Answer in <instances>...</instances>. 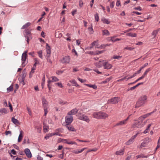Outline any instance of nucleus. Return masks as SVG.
Segmentation results:
<instances>
[{"mask_svg": "<svg viewBox=\"0 0 160 160\" xmlns=\"http://www.w3.org/2000/svg\"><path fill=\"white\" fill-rule=\"evenodd\" d=\"M94 16L96 21L97 22H98L99 20V19L98 14L97 13Z\"/></svg>", "mask_w": 160, "mask_h": 160, "instance_id": "45", "label": "nucleus"}, {"mask_svg": "<svg viewBox=\"0 0 160 160\" xmlns=\"http://www.w3.org/2000/svg\"><path fill=\"white\" fill-rule=\"evenodd\" d=\"M127 123L125 122L124 120H122L119 122L117 123L115 125V126H122L126 124Z\"/></svg>", "mask_w": 160, "mask_h": 160, "instance_id": "17", "label": "nucleus"}, {"mask_svg": "<svg viewBox=\"0 0 160 160\" xmlns=\"http://www.w3.org/2000/svg\"><path fill=\"white\" fill-rule=\"evenodd\" d=\"M97 149L96 148H95L92 149H90V150L88 151L87 152V153H86V154H87L88 153L90 152H92V151L95 152V151H97Z\"/></svg>", "mask_w": 160, "mask_h": 160, "instance_id": "49", "label": "nucleus"}, {"mask_svg": "<svg viewBox=\"0 0 160 160\" xmlns=\"http://www.w3.org/2000/svg\"><path fill=\"white\" fill-rule=\"evenodd\" d=\"M104 46H103V44H102L99 47H95V48H99V49H102V48H104Z\"/></svg>", "mask_w": 160, "mask_h": 160, "instance_id": "61", "label": "nucleus"}, {"mask_svg": "<svg viewBox=\"0 0 160 160\" xmlns=\"http://www.w3.org/2000/svg\"><path fill=\"white\" fill-rule=\"evenodd\" d=\"M42 50H40L38 52V54L39 57L41 59L42 58Z\"/></svg>", "mask_w": 160, "mask_h": 160, "instance_id": "39", "label": "nucleus"}, {"mask_svg": "<svg viewBox=\"0 0 160 160\" xmlns=\"http://www.w3.org/2000/svg\"><path fill=\"white\" fill-rule=\"evenodd\" d=\"M115 37H116V36H114L113 37H108V38H107V39L109 41H111L113 42H114L115 41H113L112 40H115V39L114 38Z\"/></svg>", "mask_w": 160, "mask_h": 160, "instance_id": "32", "label": "nucleus"}, {"mask_svg": "<svg viewBox=\"0 0 160 160\" xmlns=\"http://www.w3.org/2000/svg\"><path fill=\"white\" fill-rule=\"evenodd\" d=\"M11 153H12L13 155L16 154V152L13 149H12L11 150Z\"/></svg>", "mask_w": 160, "mask_h": 160, "instance_id": "62", "label": "nucleus"}, {"mask_svg": "<svg viewBox=\"0 0 160 160\" xmlns=\"http://www.w3.org/2000/svg\"><path fill=\"white\" fill-rule=\"evenodd\" d=\"M133 141L134 140L131 138L130 139L126 142L125 144L126 145H129L132 144L133 142Z\"/></svg>", "mask_w": 160, "mask_h": 160, "instance_id": "36", "label": "nucleus"}, {"mask_svg": "<svg viewBox=\"0 0 160 160\" xmlns=\"http://www.w3.org/2000/svg\"><path fill=\"white\" fill-rule=\"evenodd\" d=\"M104 68L105 69H110L112 67V65L109 63L108 62L106 61L104 65Z\"/></svg>", "mask_w": 160, "mask_h": 160, "instance_id": "13", "label": "nucleus"}, {"mask_svg": "<svg viewBox=\"0 0 160 160\" xmlns=\"http://www.w3.org/2000/svg\"><path fill=\"white\" fill-rule=\"evenodd\" d=\"M45 75H44L42 78V88H43L44 85L45 83Z\"/></svg>", "mask_w": 160, "mask_h": 160, "instance_id": "40", "label": "nucleus"}, {"mask_svg": "<svg viewBox=\"0 0 160 160\" xmlns=\"http://www.w3.org/2000/svg\"><path fill=\"white\" fill-rule=\"evenodd\" d=\"M79 119L85 121L87 122H88L89 121V120L88 117L87 116L84 115H82V116H80L79 118Z\"/></svg>", "mask_w": 160, "mask_h": 160, "instance_id": "15", "label": "nucleus"}, {"mask_svg": "<svg viewBox=\"0 0 160 160\" xmlns=\"http://www.w3.org/2000/svg\"><path fill=\"white\" fill-rule=\"evenodd\" d=\"M102 31L103 35L109 36L110 35V33L108 30H103Z\"/></svg>", "mask_w": 160, "mask_h": 160, "instance_id": "28", "label": "nucleus"}, {"mask_svg": "<svg viewBox=\"0 0 160 160\" xmlns=\"http://www.w3.org/2000/svg\"><path fill=\"white\" fill-rule=\"evenodd\" d=\"M127 36L132 37H137V34L132 32H129L126 34Z\"/></svg>", "mask_w": 160, "mask_h": 160, "instance_id": "26", "label": "nucleus"}, {"mask_svg": "<svg viewBox=\"0 0 160 160\" xmlns=\"http://www.w3.org/2000/svg\"><path fill=\"white\" fill-rule=\"evenodd\" d=\"M11 131H6L5 132V134L6 135H7L8 134L11 135Z\"/></svg>", "mask_w": 160, "mask_h": 160, "instance_id": "63", "label": "nucleus"}, {"mask_svg": "<svg viewBox=\"0 0 160 160\" xmlns=\"http://www.w3.org/2000/svg\"><path fill=\"white\" fill-rule=\"evenodd\" d=\"M23 132L21 130L20 131V134L19 135V136H18V142H20L21 141L22 138L23 137Z\"/></svg>", "mask_w": 160, "mask_h": 160, "instance_id": "20", "label": "nucleus"}, {"mask_svg": "<svg viewBox=\"0 0 160 160\" xmlns=\"http://www.w3.org/2000/svg\"><path fill=\"white\" fill-rule=\"evenodd\" d=\"M70 58L69 56L63 57L61 60V62L62 63H68L70 62Z\"/></svg>", "mask_w": 160, "mask_h": 160, "instance_id": "7", "label": "nucleus"}, {"mask_svg": "<svg viewBox=\"0 0 160 160\" xmlns=\"http://www.w3.org/2000/svg\"><path fill=\"white\" fill-rule=\"evenodd\" d=\"M46 59L47 60V61L48 62H49L51 64L52 63V61L49 58L45 57Z\"/></svg>", "mask_w": 160, "mask_h": 160, "instance_id": "58", "label": "nucleus"}, {"mask_svg": "<svg viewBox=\"0 0 160 160\" xmlns=\"http://www.w3.org/2000/svg\"><path fill=\"white\" fill-rule=\"evenodd\" d=\"M83 2L82 0L79 1V6L80 7H82L83 5Z\"/></svg>", "mask_w": 160, "mask_h": 160, "instance_id": "52", "label": "nucleus"}, {"mask_svg": "<svg viewBox=\"0 0 160 160\" xmlns=\"http://www.w3.org/2000/svg\"><path fill=\"white\" fill-rule=\"evenodd\" d=\"M100 112H95L93 113V116L94 118L97 119H100Z\"/></svg>", "mask_w": 160, "mask_h": 160, "instance_id": "19", "label": "nucleus"}, {"mask_svg": "<svg viewBox=\"0 0 160 160\" xmlns=\"http://www.w3.org/2000/svg\"><path fill=\"white\" fill-rule=\"evenodd\" d=\"M141 118H139L138 120L136 121L133 124V128H140L143 127L146 122H143L141 119Z\"/></svg>", "mask_w": 160, "mask_h": 160, "instance_id": "3", "label": "nucleus"}, {"mask_svg": "<svg viewBox=\"0 0 160 160\" xmlns=\"http://www.w3.org/2000/svg\"><path fill=\"white\" fill-rule=\"evenodd\" d=\"M154 112V111H153V112H152L150 113L144 115L143 116H142L140 117L139 118H141V119L142 120V121H143L145 118L147 117H148V116H149L151 114L153 113V112Z\"/></svg>", "mask_w": 160, "mask_h": 160, "instance_id": "18", "label": "nucleus"}, {"mask_svg": "<svg viewBox=\"0 0 160 160\" xmlns=\"http://www.w3.org/2000/svg\"><path fill=\"white\" fill-rule=\"evenodd\" d=\"M160 30V28L158 30H154L152 32V34L153 36V38H155L158 34V32Z\"/></svg>", "mask_w": 160, "mask_h": 160, "instance_id": "25", "label": "nucleus"}, {"mask_svg": "<svg viewBox=\"0 0 160 160\" xmlns=\"http://www.w3.org/2000/svg\"><path fill=\"white\" fill-rule=\"evenodd\" d=\"M102 21L104 23H106L107 24H109L110 23V22L108 20V19L105 18H103L102 19Z\"/></svg>", "mask_w": 160, "mask_h": 160, "instance_id": "29", "label": "nucleus"}, {"mask_svg": "<svg viewBox=\"0 0 160 160\" xmlns=\"http://www.w3.org/2000/svg\"><path fill=\"white\" fill-rule=\"evenodd\" d=\"M66 127L68 129V130L71 131H76V129L74 128L72 126L69 125H66Z\"/></svg>", "mask_w": 160, "mask_h": 160, "instance_id": "21", "label": "nucleus"}, {"mask_svg": "<svg viewBox=\"0 0 160 160\" xmlns=\"http://www.w3.org/2000/svg\"><path fill=\"white\" fill-rule=\"evenodd\" d=\"M52 136H53L52 133H48L45 136L44 138L47 140L50 137H51Z\"/></svg>", "mask_w": 160, "mask_h": 160, "instance_id": "35", "label": "nucleus"}, {"mask_svg": "<svg viewBox=\"0 0 160 160\" xmlns=\"http://www.w3.org/2000/svg\"><path fill=\"white\" fill-rule=\"evenodd\" d=\"M148 157H149L148 155L144 156L143 154H140L139 155H137L136 157V159H138V158H147Z\"/></svg>", "mask_w": 160, "mask_h": 160, "instance_id": "27", "label": "nucleus"}, {"mask_svg": "<svg viewBox=\"0 0 160 160\" xmlns=\"http://www.w3.org/2000/svg\"><path fill=\"white\" fill-rule=\"evenodd\" d=\"M136 74H137V73H135L133 74L130 77H129L128 78H127L126 80H128V79H131V78H133V77H134L136 75Z\"/></svg>", "mask_w": 160, "mask_h": 160, "instance_id": "54", "label": "nucleus"}, {"mask_svg": "<svg viewBox=\"0 0 160 160\" xmlns=\"http://www.w3.org/2000/svg\"><path fill=\"white\" fill-rule=\"evenodd\" d=\"M134 48H132V47H125L124 48V49L125 50H129V51H132V50L133 49H134Z\"/></svg>", "mask_w": 160, "mask_h": 160, "instance_id": "41", "label": "nucleus"}, {"mask_svg": "<svg viewBox=\"0 0 160 160\" xmlns=\"http://www.w3.org/2000/svg\"><path fill=\"white\" fill-rule=\"evenodd\" d=\"M98 41H94L93 42H92V46H94L95 45H96L97 46H98Z\"/></svg>", "mask_w": 160, "mask_h": 160, "instance_id": "53", "label": "nucleus"}, {"mask_svg": "<svg viewBox=\"0 0 160 160\" xmlns=\"http://www.w3.org/2000/svg\"><path fill=\"white\" fill-rule=\"evenodd\" d=\"M35 128L37 130V132L39 133H40L41 131V126H37L35 127Z\"/></svg>", "mask_w": 160, "mask_h": 160, "instance_id": "43", "label": "nucleus"}, {"mask_svg": "<svg viewBox=\"0 0 160 160\" xmlns=\"http://www.w3.org/2000/svg\"><path fill=\"white\" fill-rule=\"evenodd\" d=\"M103 52V51H95L96 55L100 54Z\"/></svg>", "mask_w": 160, "mask_h": 160, "instance_id": "51", "label": "nucleus"}, {"mask_svg": "<svg viewBox=\"0 0 160 160\" xmlns=\"http://www.w3.org/2000/svg\"><path fill=\"white\" fill-rule=\"evenodd\" d=\"M31 25V23L30 22H28L25 24L23 25L21 28V29H26L28 27L30 26Z\"/></svg>", "mask_w": 160, "mask_h": 160, "instance_id": "22", "label": "nucleus"}, {"mask_svg": "<svg viewBox=\"0 0 160 160\" xmlns=\"http://www.w3.org/2000/svg\"><path fill=\"white\" fill-rule=\"evenodd\" d=\"M160 147V137H159V138L158 140L157 145V147L156 148V149H157V148H158Z\"/></svg>", "mask_w": 160, "mask_h": 160, "instance_id": "46", "label": "nucleus"}, {"mask_svg": "<svg viewBox=\"0 0 160 160\" xmlns=\"http://www.w3.org/2000/svg\"><path fill=\"white\" fill-rule=\"evenodd\" d=\"M144 78L142 76L141 77H140L138 79L136 80L135 82H133V83H135L137 82H138V81L143 79Z\"/></svg>", "mask_w": 160, "mask_h": 160, "instance_id": "50", "label": "nucleus"}, {"mask_svg": "<svg viewBox=\"0 0 160 160\" xmlns=\"http://www.w3.org/2000/svg\"><path fill=\"white\" fill-rule=\"evenodd\" d=\"M46 49L47 54L45 55V57L50 58L51 53V48L48 43L46 44Z\"/></svg>", "mask_w": 160, "mask_h": 160, "instance_id": "8", "label": "nucleus"}, {"mask_svg": "<svg viewBox=\"0 0 160 160\" xmlns=\"http://www.w3.org/2000/svg\"><path fill=\"white\" fill-rule=\"evenodd\" d=\"M73 117L72 115H70L68 114L65 117V122L66 125H69L73 121Z\"/></svg>", "mask_w": 160, "mask_h": 160, "instance_id": "6", "label": "nucleus"}, {"mask_svg": "<svg viewBox=\"0 0 160 160\" xmlns=\"http://www.w3.org/2000/svg\"><path fill=\"white\" fill-rule=\"evenodd\" d=\"M122 58V56L119 55H114L111 58L112 59H116L118 60H120Z\"/></svg>", "mask_w": 160, "mask_h": 160, "instance_id": "31", "label": "nucleus"}, {"mask_svg": "<svg viewBox=\"0 0 160 160\" xmlns=\"http://www.w3.org/2000/svg\"><path fill=\"white\" fill-rule=\"evenodd\" d=\"M63 72V71L58 70L57 71L56 73L57 74H58V75H59V74L62 73Z\"/></svg>", "mask_w": 160, "mask_h": 160, "instance_id": "64", "label": "nucleus"}, {"mask_svg": "<svg viewBox=\"0 0 160 160\" xmlns=\"http://www.w3.org/2000/svg\"><path fill=\"white\" fill-rule=\"evenodd\" d=\"M78 110L76 108H74L71 110L70 112H69L68 114L70 115H72L75 114L78 112Z\"/></svg>", "mask_w": 160, "mask_h": 160, "instance_id": "14", "label": "nucleus"}, {"mask_svg": "<svg viewBox=\"0 0 160 160\" xmlns=\"http://www.w3.org/2000/svg\"><path fill=\"white\" fill-rule=\"evenodd\" d=\"M13 86L12 85H11L9 87L7 88V90L8 92H9L13 91Z\"/></svg>", "mask_w": 160, "mask_h": 160, "instance_id": "37", "label": "nucleus"}, {"mask_svg": "<svg viewBox=\"0 0 160 160\" xmlns=\"http://www.w3.org/2000/svg\"><path fill=\"white\" fill-rule=\"evenodd\" d=\"M27 109L28 111V113L30 115H32V112H31V111L30 110V109L28 107H27Z\"/></svg>", "mask_w": 160, "mask_h": 160, "instance_id": "59", "label": "nucleus"}, {"mask_svg": "<svg viewBox=\"0 0 160 160\" xmlns=\"http://www.w3.org/2000/svg\"><path fill=\"white\" fill-rule=\"evenodd\" d=\"M37 158L38 160H43V158L38 155L37 156Z\"/></svg>", "mask_w": 160, "mask_h": 160, "instance_id": "57", "label": "nucleus"}, {"mask_svg": "<svg viewBox=\"0 0 160 160\" xmlns=\"http://www.w3.org/2000/svg\"><path fill=\"white\" fill-rule=\"evenodd\" d=\"M100 119H105L106 118H108V115L107 113L103 112H100Z\"/></svg>", "mask_w": 160, "mask_h": 160, "instance_id": "16", "label": "nucleus"}, {"mask_svg": "<svg viewBox=\"0 0 160 160\" xmlns=\"http://www.w3.org/2000/svg\"><path fill=\"white\" fill-rule=\"evenodd\" d=\"M59 103L60 104L62 105L65 104L67 103V102L63 101L62 100H60L59 101Z\"/></svg>", "mask_w": 160, "mask_h": 160, "instance_id": "48", "label": "nucleus"}, {"mask_svg": "<svg viewBox=\"0 0 160 160\" xmlns=\"http://www.w3.org/2000/svg\"><path fill=\"white\" fill-rule=\"evenodd\" d=\"M31 30L25 29L23 31V35L27 39V42L29 44V41L32 39V34L31 32Z\"/></svg>", "mask_w": 160, "mask_h": 160, "instance_id": "2", "label": "nucleus"}, {"mask_svg": "<svg viewBox=\"0 0 160 160\" xmlns=\"http://www.w3.org/2000/svg\"><path fill=\"white\" fill-rule=\"evenodd\" d=\"M151 69L150 68H148L146 70L145 72H144L143 74L142 75V76L144 78L145 77L146 75H147V73L149 72L150 71H151Z\"/></svg>", "mask_w": 160, "mask_h": 160, "instance_id": "34", "label": "nucleus"}, {"mask_svg": "<svg viewBox=\"0 0 160 160\" xmlns=\"http://www.w3.org/2000/svg\"><path fill=\"white\" fill-rule=\"evenodd\" d=\"M84 85L88 87L92 88L94 89H96L97 88V86L95 85H91L87 84H84Z\"/></svg>", "mask_w": 160, "mask_h": 160, "instance_id": "30", "label": "nucleus"}, {"mask_svg": "<svg viewBox=\"0 0 160 160\" xmlns=\"http://www.w3.org/2000/svg\"><path fill=\"white\" fill-rule=\"evenodd\" d=\"M24 152L27 156L28 158L32 157V154L30 150L28 148H26L25 149Z\"/></svg>", "mask_w": 160, "mask_h": 160, "instance_id": "12", "label": "nucleus"}, {"mask_svg": "<svg viewBox=\"0 0 160 160\" xmlns=\"http://www.w3.org/2000/svg\"><path fill=\"white\" fill-rule=\"evenodd\" d=\"M147 98V96L145 95L141 96L137 101L135 108H138L144 105L146 102Z\"/></svg>", "mask_w": 160, "mask_h": 160, "instance_id": "1", "label": "nucleus"}, {"mask_svg": "<svg viewBox=\"0 0 160 160\" xmlns=\"http://www.w3.org/2000/svg\"><path fill=\"white\" fill-rule=\"evenodd\" d=\"M51 78H52V80L53 82H56L59 80V79L55 77H52Z\"/></svg>", "mask_w": 160, "mask_h": 160, "instance_id": "42", "label": "nucleus"}, {"mask_svg": "<svg viewBox=\"0 0 160 160\" xmlns=\"http://www.w3.org/2000/svg\"><path fill=\"white\" fill-rule=\"evenodd\" d=\"M12 121L15 124L19 123V122L18 120L15 118L14 117H12Z\"/></svg>", "mask_w": 160, "mask_h": 160, "instance_id": "33", "label": "nucleus"}, {"mask_svg": "<svg viewBox=\"0 0 160 160\" xmlns=\"http://www.w3.org/2000/svg\"><path fill=\"white\" fill-rule=\"evenodd\" d=\"M120 98L118 97H114L108 100L107 102L108 104H116L120 100Z\"/></svg>", "mask_w": 160, "mask_h": 160, "instance_id": "5", "label": "nucleus"}, {"mask_svg": "<svg viewBox=\"0 0 160 160\" xmlns=\"http://www.w3.org/2000/svg\"><path fill=\"white\" fill-rule=\"evenodd\" d=\"M62 141L64 143H67L68 144H75L76 145H77V143L76 142L74 141H70L68 139H62Z\"/></svg>", "mask_w": 160, "mask_h": 160, "instance_id": "11", "label": "nucleus"}, {"mask_svg": "<svg viewBox=\"0 0 160 160\" xmlns=\"http://www.w3.org/2000/svg\"><path fill=\"white\" fill-rule=\"evenodd\" d=\"M115 2L114 1L112 2L110 4V7L111 8H113L114 6Z\"/></svg>", "mask_w": 160, "mask_h": 160, "instance_id": "55", "label": "nucleus"}, {"mask_svg": "<svg viewBox=\"0 0 160 160\" xmlns=\"http://www.w3.org/2000/svg\"><path fill=\"white\" fill-rule=\"evenodd\" d=\"M62 34L61 33H59V32H56V33L55 36L57 38L61 37H62Z\"/></svg>", "mask_w": 160, "mask_h": 160, "instance_id": "38", "label": "nucleus"}, {"mask_svg": "<svg viewBox=\"0 0 160 160\" xmlns=\"http://www.w3.org/2000/svg\"><path fill=\"white\" fill-rule=\"evenodd\" d=\"M7 113V111L6 109L5 108H3L0 110V116L2 115L3 114H5Z\"/></svg>", "mask_w": 160, "mask_h": 160, "instance_id": "23", "label": "nucleus"}, {"mask_svg": "<svg viewBox=\"0 0 160 160\" xmlns=\"http://www.w3.org/2000/svg\"><path fill=\"white\" fill-rule=\"evenodd\" d=\"M49 128V127L47 126L44 125L43 126V131L45 132H48V130Z\"/></svg>", "mask_w": 160, "mask_h": 160, "instance_id": "44", "label": "nucleus"}, {"mask_svg": "<svg viewBox=\"0 0 160 160\" xmlns=\"http://www.w3.org/2000/svg\"><path fill=\"white\" fill-rule=\"evenodd\" d=\"M78 79L79 81H80L82 83L86 81V80H85L79 78H78Z\"/></svg>", "mask_w": 160, "mask_h": 160, "instance_id": "56", "label": "nucleus"}, {"mask_svg": "<svg viewBox=\"0 0 160 160\" xmlns=\"http://www.w3.org/2000/svg\"><path fill=\"white\" fill-rule=\"evenodd\" d=\"M70 82L71 83H72L75 84V86H78V85L77 84L76 82L74 80H73L70 81Z\"/></svg>", "mask_w": 160, "mask_h": 160, "instance_id": "47", "label": "nucleus"}, {"mask_svg": "<svg viewBox=\"0 0 160 160\" xmlns=\"http://www.w3.org/2000/svg\"><path fill=\"white\" fill-rule=\"evenodd\" d=\"M116 5L118 7L121 6V3L119 0L117 1L116 3Z\"/></svg>", "mask_w": 160, "mask_h": 160, "instance_id": "60", "label": "nucleus"}, {"mask_svg": "<svg viewBox=\"0 0 160 160\" xmlns=\"http://www.w3.org/2000/svg\"><path fill=\"white\" fill-rule=\"evenodd\" d=\"M42 106L44 111V116H46L47 114L48 111L47 110L48 108V102L44 97H42Z\"/></svg>", "mask_w": 160, "mask_h": 160, "instance_id": "4", "label": "nucleus"}, {"mask_svg": "<svg viewBox=\"0 0 160 160\" xmlns=\"http://www.w3.org/2000/svg\"><path fill=\"white\" fill-rule=\"evenodd\" d=\"M124 149H121L118 151H117L116 152V154L117 155H122L124 154Z\"/></svg>", "mask_w": 160, "mask_h": 160, "instance_id": "24", "label": "nucleus"}, {"mask_svg": "<svg viewBox=\"0 0 160 160\" xmlns=\"http://www.w3.org/2000/svg\"><path fill=\"white\" fill-rule=\"evenodd\" d=\"M106 61L105 60H100L98 62H97L95 63V65L98 68H100L102 66H104Z\"/></svg>", "mask_w": 160, "mask_h": 160, "instance_id": "9", "label": "nucleus"}, {"mask_svg": "<svg viewBox=\"0 0 160 160\" xmlns=\"http://www.w3.org/2000/svg\"><path fill=\"white\" fill-rule=\"evenodd\" d=\"M28 56L22 54V56L21 60L22 61V67L25 66L27 63L26 62V59L27 57Z\"/></svg>", "mask_w": 160, "mask_h": 160, "instance_id": "10", "label": "nucleus"}]
</instances>
